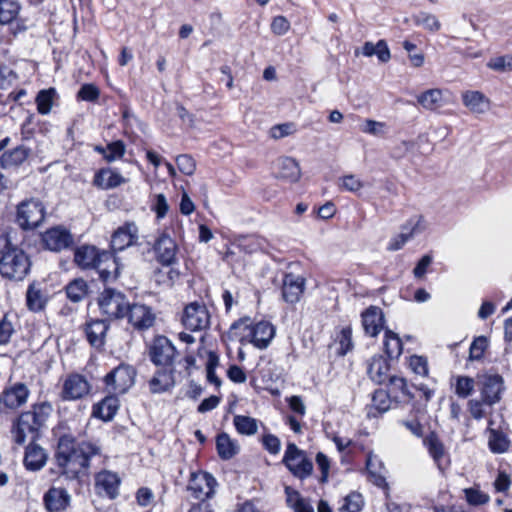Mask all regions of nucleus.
<instances>
[{
    "label": "nucleus",
    "instance_id": "obj_1",
    "mask_svg": "<svg viewBox=\"0 0 512 512\" xmlns=\"http://www.w3.org/2000/svg\"><path fill=\"white\" fill-rule=\"evenodd\" d=\"M98 454H100L98 445L91 442H81L76 445L71 435H63L59 438L55 458L64 474L76 477L89 467L90 459Z\"/></svg>",
    "mask_w": 512,
    "mask_h": 512
},
{
    "label": "nucleus",
    "instance_id": "obj_2",
    "mask_svg": "<svg viewBox=\"0 0 512 512\" xmlns=\"http://www.w3.org/2000/svg\"><path fill=\"white\" fill-rule=\"evenodd\" d=\"M52 411L53 406L45 401L34 404L31 410L21 413L12 424L11 436L13 442L22 446L28 439L32 441L37 439Z\"/></svg>",
    "mask_w": 512,
    "mask_h": 512
},
{
    "label": "nucleus",
    "instance_id": "obj_3",
    "mask_svg": "<svg viewBox=\"0 0 512 512\" xmlns=\"http://www.w3.org/2000/svg\"><path fill=\"white\" fill-rule=\"evenodd\" d=\"M243 330L241 340L247 339L258 349H265L275 336V327L268 321L252 324L250 318H242L231 325V331Z\"/></svg>",
    "mask_w": 512,
    "mask_h": 512
},
{
    "label": "nucleus",
    "instance_id": "obj_4",
    "mask_svg": "<svg viewBox=\"0 0 512 512\" xmlns=\"http://www.w3.org/2000/svg\"><path fill=\"white\" fill-rule=\"evenodd\" d=\"M30 270L26 253L16 247L6 248L0 257V274L10 280H23Z\"/></svg>",
    "mask_w": 512,
    "mask_h": 512
},
{
    "label": "nucleus",
    "instance_id": "obj_5",
    "mask_svg": "<svg viewBox=\"0 0 512 512\" xmlns=\"http://www.w3.org/2000/svg\"><path fill=\"white\" fill-rule=\"evenodd\" d=\"M282 461L291 474L300 480L308 478L313 472L312 461L307 457L306 452L294 443L287 445Z\"/></svg>",
    "mask_w": 512,
    "mask_h": 512
},
{
    "label": "nucleus",
    "instance_id": "obj_6",
    "mask_svg": "<svg viewBox=\"0 0 512 512\" xmlns=\"http://www.w3.org/2000/svg\"><path fill=\"white\" fill-rule=\"evenodd\" d=\"M98 306L101 314L108 319H118L126 315L128 302L124 294L108 288L100 293Z\"/></svg>",
    "mask_w": 512,
    "mask_h": 512
},
{
    "label": "nucleus",
    "instance_id": "obj_7",
    "mask_svg": "<svg viewBox=\"0 0 512 512\" xmlns=\"http://www.w3.org/2000/svg\"><path fill=\"white\" fill-rule=\"evenodd\" d=\"M43 204L36 199L22 201L17 206L16 222L23 230H32L44 220Z\"/></svg>",
    "mask_w": 512,
    "mask_h": 512
},
{
    "label": "nucleus",
    "instance_id": "obj_8",
    "mask_svg": "<svg viewBox=\"0 0 512 512\" xmlns=\"http://www.w3.org/2000/svg\"><path fill=\"white\" fill-rule=\"evenodd\" d=\"M136 372L128 364H120L105 376V384L109 392L126 393L134 384Z\"/></svg>",
    "mask_w": 512,
    "mask_h": 512
},
{
    "label": "nucleus",
    "instance_id": "obj_9",
    "mask_svg": "<svg viewBox=\"0 0 512 512\" xmlns=\"http://www.w3.org/2000/svg\"><path fill=\"white\" fill-rule=\"evenodd\" d=\"M182 323L191 331H201L209 327L210 314L204 304L192 302L183 312Z\"/></svg>",
    "mask_w": 512,
    "mask_h": 512
},
{
    "label": "nucleus",
    "instance_id": "obj_10",
    "mask_svg": "<svg viewBox=\"0 0 512 512\" xmlns=\"http://www.w3.org/2000/svg\"><path fill=\"white\" fill-rule=\"evenodd\" d=\"M215 486L216 480L211 474L199 471L191 473L187 489L195 499L203 501L214 495Z\"/></svg>",
    "mask_w": 512,
    "mask_h": 512
},
{
    "label": "nucleus",
    "instance_id": "obj_11",
    "mask_svg": "<svg viewBox=\"0 0 512 512\" xmlns=\"http://www.w3.org/2000/svg\"><path fill=\"white\" fill-rule=\"evenodd\" d=\"M176 350L171 341L165 336L156 337L149 349L151 361L157 366H170Z\"/></svg>",
    "mask_w": 512,
    "mask_h": 512
},
{
    "label": "nucleus",
    "instance_id": "obj_12",
    "mask_svg": "<svg viewBox=\"0 0 512 512\" xmlns=\"http://www.w3.org/2000/svg\"><path fill=\"white\" fill-rule=\"evenodd\" d=\"M44 247L53 252H60L73 244V236L61 226L48 229L42 234Z\"/></svg>",
    "mask_w": 512,
    "mask_h": 512
},
{
    "label": "nucleus",
    "instance_id": "obj_13",
    "mask_svg": "<svg viewBox=\"0 0 512 512\" xmlns=\"http://www.w3.org/2000/svg\"><path fill=\"white\" fill-rule=\"evenodd\" d=\"M153 248L157 261L162 265L171 266L177 262V244L167 233L157 238Z\"/></svg>",
    "mask_w": 512,
    "mask_h": 512
},
{
    "label": "nucleus",
    "instance_id": "obj_14",
    "mask_svg": "<svg viewBox=\"0 0 512 512\" xmlns=\"http://www.w3.org/2000/svg\"><path fill=\"white\" fill-rule=\"evenodd\" d=\"M138 241V227L133 222L125 223L118 227L113 233L111 239V248L113 251H123L124 249L135 245Z\"/></svg>",
    "mask_w": 512,
    "mask_h": 512
},
{
    "label": "nucleus",
    "instance_id": "obj_15",
    "mask_svg": "<svg viewBox=\"0 0 512 512\" xmlns=\"http://www.w3.org/2000/svg\"><path fill=\"white\" fill-rule=\"evenodd\" d=\"M126 315L129 322L138 330L150 328L155 321V314L144 304H128Z\"/></svg>",
    "mask_w": 512,
    "mask_h": 512
},
{
    "label": "nucleus",
    "instance_id": "obj_16",
    "mask_svg": "<svg viewBox=\"0 0 512 512\" xmlns=\"http://www.w3.org/2000/svg\"><path fill=\"white\" fill-rule=\"evenodd\" d=\"M425 228L426 224L422 216L410 219L407 225L403 228V231L390 240L388 250L397 251L401 249L411 237L415 234L421 233Z\"/></svg>",
    "mask_w": 512,
    "mask_h": 512
},
{
    "label": "nucleus",
    "instance_id": "obj_17",
    "mask_svg": "<svg viewBox=\"0 0 512 512\" xmlns=\"http://www.w3.org/2000/svg\"><path fill=\"white\" fill-rule=\"evenodd\" d=\"M305 290V279L292 273L286 274L283 279L282 297L285 302L295 304L300 301Z\"/></svg>",
    "mask_w": 512,
    "mask_h": 512
},
{
    "label": "nucleus",
    "instance_id": "obj_18",
    "mask_svg": "<svg viewBox=\"0 0 512 512\" xmlns=\"http://www.w3.org/2000/svg\"><path fill=\"white\" fill-rule=\"evenodd\" d=\"M89 391V382L82 375L72 374L64 381L62 396L65 400H77L87 395Z\"/></svg>",
    "mask_w": 512,
    "mask_h": 512
},
{
    "label": "nucleus",
    "instance_id": "obj_19",
    "mask_svg": "<svg viewBox=\"0 0 512 512\" xmlns=\"http://www.w3.org/2000/svg\"><path fill=\"white\" fill-rule=\"evenodd\" d=\"M365 334L376 337L384 328V314L377 306H370L361 314Z\"/></svg>",
    "mask_w": 512,
    "mask_h": 512
},
{
    "label": "nucleus",
    "instance_id": "obj_20",
    "mask_svg": "<svg viewBox=\"0 0 512 512\" xmlns=\"http://www.w3.org/2000/svg\"><path fill=\"white\" fill-rule=\"evenodd\" d=\"M29 393V389L25 384L16 383L6 388L0 398L5 407L17 409L27 402Z\"/></svg>",
    "mask_w": 512,
    "mask_h": 512
},
{
    "label": "nucleus",
    "instance_id": "obj_21",
    "mask_svg": "<svg viewBox=\"0 0 512 512\" xmlns=\"http://www.w3.org/2000/svg\"><path fill=\"white\" fill-rule=\"evenodd\" d=\"M504 390L503 379L499 375H486L482 380L481 394L488 405L497 403Z\"/></svg>",
    "mask_w": 512,
    "mask_h": 512
},
{
    "label": "nucleus",
    "instance_id": "obj_22",
    "mask_svg": "<svg viewBox=\"0 0 512 512\" xmlns=\"http://www.w3.org/2000/svg\"><path fill=\"white\" fill-rule=\"evenodd\" d=\"M95 269L98 271L103 281L115 280L120 272V264L117 258L108 251H101L99 261Z\"/></svg>",
    "mask_w": 512,
    "mask_h": 512
},
{
    "label": "nucleus",
    "instance_id": "obj_23",
    "mask_svg": "<svg viewBox=\"0 0 512 512\" xmlns=\"http://www.w3.org/2000/svg\"><path fill=\"white\" fill-rule=\"evenodd\" d=\"M128 180L117 170L103 168L97 171L93 178V185L99 189L109 190L125 184Z\"/></svg>",
    "mask_w": 512,
    "mask_h": 512
},
{
    "label": "nucleus",
    "instance_id": "obj_24",
    "mask_svg": "<svg viewBox=\"0 0 512 512\" xmlns=\"http://www.w3.org/2000/svg\"><path fill=\"white\" fill-rule=\"evenodd\" d=\"M276 177L289 183L297 182L301 177L299 163L292 157H281L276 162Z\"/></svg>",
    "mask_w": 512,
    "mask_h": 512
},
{
    "label": "nucleus",
    "instance_id": "obj_25",
    "mask_svg": "<svg viewBox=\"0 0 512 512\" xmlns=\"http://www.w3.org/2000/svg\"><path fill=\"white\" fill-rule=\"evenodd\" d=\"M44 504L50 512L65 510L70 503V495L64 488H50L44 495Z\"/></svg>",
    "mask_w": 512,
    "mask_h": 512
},
{
    "label": "nucleus",
    "instance_id": "obj_26",
    "mask_svg": "<svg viewBox=\"0 0 512 512\" xmlns=\"http://www.w3.org/2000/svg\"><path fill=\"white\" fill-rule=\"evenodd\" d=\"M120 479L116 473L102 471L96 475L95 487L99 494L113 499L118 495Z\"/></svg>",
    "mask_w": 512,
    "mask_h": 512
},
{
    "label": "nucleus",
    "instance_id": "obj_27",
    "mask_svg": "<svg viewBox=\"0 0 512 512\" xmlns=\"http://www.w3.org/2000/svg\"><path fill=\"white\" fill-rule=\"evenodd\" d=\"M462 101L473 114H484L490 108V100L480 91L468 90L462 93Z\"/></svg>",
    "mask_w": 512,
    "mask_h": 512
},
{
    "label": "nucleus",
    "instance_id": "obj_28",
    "mask_svg": "<svg viewBox=\"0 0 512 512\" xmlns=\"http://www.w3.org/2000/svg\"><path fill=\"white\" fill-rule=\"evenodd\" d=\"M108 328L109 325L105 320L96 319L87 322L85 333L88 342L95 348L103 347Z\"/></svg>",
    "mask_w": 512,
    "mask_h": 512
},
{
    "label": "nucleus",
    "instance_id": "obj_29",
    "mask_svg": "<svg viewBox=\"0 0 512 512\" xmlns=\"http://www.w3.org/2000/svg\"><path fill=\"white\" fill-rule=\"evenodd\" d=\"M390 365L388 361L381 355L373 356L369 363L367 372L372 381L377 384H384L389 379Z\"/></svg>",
    "mask_w": 512,
    "mask_h": 512
},
{
    "label": "nucleus",
    "instance_id": "obj_30",
    "mask_svg": "<svg viewBox=\"0 0 512 512\" xmlns=\"http://www.w3.org/2000/svg\"><path fill=\"white\" fill-rule=\"evenodd\" d=\"M31 149L25 145H19L11 150L5 151L0 156V166L3 169L18 167L30 156Z\"/></svg>",
    "mask_w": 512,
    "mask_h": 512
},
{
    "label": "nucleus",
    "instance_id": "obj_31",
    "mask_svg": "<svg viewBox=\"0 0 512 512\" xmlns=\"http://www.w3.org/2000/svg\"><path fill=\"white\" fill-rule=\"evenodd\" d=\"M101 252L91 245H82L74 252V261L82 269L95 268Z\"/></svg>",
    "mask_w": 512,
    "mask_h": 512
},
{
    "label": "nucleus",
    "instance_id": "obj_32",
    "mask_svg": "<svg viewBox=\"0 0 512 512\" xmlns=\"http://www.w3.org/2000/svg\"><path fill=\"white\" fill-rule=\"evenodd\" d=\"M46 460L47 455L40 445L32 442L26 447L24 465L28 470H40L45 465Z\"/></svg>",
    "mask_w": 512,
    "mask_h": 512
},
{
    "label": "nucleus",
    "instance_id": "obj_33",
    "mask_svg": "<svg viewBox=\"0 0 512 512\" xmlns=\"http://www.w3.org/2000/svg\"><path fill=\"white\" fill-rule=\"evenodd\" d=\"M286 503L293 512H314V507L308 498L303 497L297 490L285 487Z\"/></svg>",
    "mask_w": 512,
    "mask_h": 512
},
{
    "label": "nucleus",
    "instance_id": "obj_34",
    "mask_svg": "<svg viewBox=\"0 0 512 512\" xmlns=\"http://www.w3.org/2000/svg\"><path fill=\"white\" fill-rule=\"evenodd\" d=\"M119 408V400L115 396H107L93 407V415L105 420H111Z\"/></svg>",
    "mask_w": 512,
    "mask_h": 512
},
{
    "label": "nucleus",
    "instance_id": "obj_35",
    "mask_svg": "<svg viewBox=\"0 0 512 512\" xmlns=\"http://www.w3.org/2000/svg\"><path fill=\"white\" fill-rule=\"evenodd\" d=\"M47 296L36 284H30L26 292V304L30 311L39 312L47 303Z\"/></svg>",
    "mask_w": 512,
    "mask_h": 512
},
{
    "label": "nucleus",
    "instance_id": "obj_36",
    "mask_svg": "<svg viewBox=\"0 0 512 512\" xmlns=\"http://www.w3.org/2000/svg\"><path fill=\"white\" fill-rule=\"evenodd\" d=\"M361 53L366 57L376 55L382 63H387L391 58L390 50L385 40H379L376 44L370 41L365 42Z\"/></svg>",
    "mask_w": 512,
    "mask_h": 512
},
{
    "label": "nucleus",
    "instance_id": "obj_37",
    "mask_svg": "<svg viewBox=\"0 0 512 512\" xmlns=\"http://www.w3.org/2000/svg\"><path fill=\"white\" fill-rule=\"evenodd\" d=\"M174 385L171 372L158 371L149 381V388L152 393H163Z\"/></svg>",
    "mask_w": 512,
    "mask_h": 512
},
{
    "label": "nucleus",
    "instance_id": "obj_38",
    "mask_svg": "<svg viewBox=\"0 0 512 512\" xmlns=\"http://www.w3.org/2000/svg\"><path fill=\"white\" fill-rule=\"evenodd\" d=\"M487 432L488 446L493 453H504L508 450L510 441L503 432L490 427Z\"/></svg>",
    "mask_w": 512,
    "mask_h": 512
},
{
    "label": "nucleus",
    "instance_id": "obj_39",
    "mask_svg": "<svg viewBox=\"0 0 512 512\" xmlns=\"http://www.w3.org/2000/svg\"><path fill=\"white\" fill-rule=\"evenodd\" d=\"M216 447L220 458L224 460L231 459L238 452V446L236 442L233 441L226 433H221L218 435L216 440Z\"/></svg>",
    "mask_w": 512,
    "mask_h": 512
},
{
    "label": "nucleus",
    "instance_id": "obj_40",
    "mask_svg": "<svg viewBox=\"0 0 512 512\" xmlns=\"http://www.w3.org/2000/svg\"><path fill=\"white\" fill-rule=\"evenodd\" d=\"M384 350L390 359H397L402 353V341L399 336L391 330H385Z\"/></svg>",
    "mask_w": 512,
    "mask_h": 512
},
{
    "label": "nucleus",
    "instance_id": "obj_41",
    "mask_svg": "<svg viewBox=\"0 0 512 512\" xmlns=\"http://www.w3.org/2000/svg\"><path fill=\"white\" fill-rule=\"evenodd\" d=\"M20 4L16 0H0V25L13 22L19 12Z\"/></svg>",
    "mask_w": 512,
    "mask_h": 512
},
{
    "label": "nucleus",
    "instance_id": "obj_42",
    "mask_svg": "<svg viewBox=\"0 0 512 512\" xmlns=\"http://www.w3.org/2000/svg\"><path fill=\"white\" fill-rule=\"evenodd\" d=\"M55 96L56 90L54 88L44 89L38 92L35 101L39 114L47 115L50 113Z\"/></svg>",
    "mask_w": 512,
    "mask_h": 512
},
{
    "label": "nucleus",
    "instance_id": "obj_43",
    "mask_svg": "<svg viewBox=\"0 0 512 512\" xmlns=\"http://www.w3.org/2000/svg\"><path fill=\"white\" fill-rule=\"evenodd\" d=\"M423 443L425 447L428 449L430 456L433 458L434 462L440 466V461L445 454V449L442 442L439 440L435 433L429 434L424 438Z\"/></svg>",
    "mask_w": 512,
    "mask_h": 512
},
{
    "label": "nucleus",
    "instance_id": "obj_44",
    "mask_svg": "<svg viewBox=\"0 0 512 512\" xmlns=\"http://www.w3.org/2000/svg\"><path fill=\"white\" fill-rule=\"evenodd\" d=\"M413 21L416 25L422 26L430 32H437L441 28V23L438 18L428 12L421 11L413 16Z\"/></svg>",
    "mask_w": 512,
    "mask_h": 512
},
{
    "label": "nucleus",
    "instance_id": "obj_45",
    "mask_svg": "<svg viewBox=\"0 0 512 512\" xmlns=\"http://www.w3.org/2000/svg\"><path fill=\"white\" fill-rule=\"evenodd\" d=\"M233 422L236 430L243 435H254L258 430L257 420L249 416L236 415Z\"/></svg>",
    "mask_w": 512,
    "mask_h": 512
},
{
    "label": "nucleus",
    "instance_id": "obj_46",
    "mask_svg": "<svg viewBox=\"0 0 512 512\" xmlns=\"http://www.w3.org/2000/svg\"><path fill=\"white\" fill-rule=\"evenodd\" d=\"M87 283L83 279H75L66 286V295L73 302H80L87 294Z\"/></svg>",
    "mask_w": 512,
    "mask_h": 512
},
{
    "label": "nucleus",
    "instance_id": "obj_47",
    "mask_svg": "<svg viewBox=\"0 0 512 512\" xmlns=\"http://www.w3.org/2000/svg\"><path fill=\"white\" fill-rule=\"evenodd\" d=\"M418 102L425 109L433 110L442 102V91L440 89L427 90L418 96Z\"/></svg>",
    "mask_w": 512,
    "mask_h": 512
},
{
    "label": "nucleus",
    "instance_id": "obj_48",
    "mask_svg": "<svg viewBox=\"0 0 512 512\" xmlns=\"http://www.w3.org/2000/svg\"><path fill=\"white\" fill-rule=\"evenodd\" d=\"M466 502L470 506L485 505L490 501V496L481 491L478 486L463 489Z\"/></svg>",
    "mask_w": 512,
    "mask_h": 512
},
{
    "label": "nucleus",
    "instance_id": "obj_49",
    "mask_svg": "<svg viewBox=\"0 0 512 512\" xmlns=\"http://www.w3.org/2000/svg\"><path fill=\"white\" fill-rule=\"evenodd\" d=\"M361 131L372 136L383 137L388 132V127L385 122L366 119L361 126Z\"/></svg>",
    "mask_w": 512,
    "mask_h": 512
},
{
    "label": "nucleus",
    "instance_id": "obj_50",
    "mask_svg": "<svg viewBox=\"0 0 512 512\" xmlns=\"http://www.w3.org/2000/svg\"><path fill=\"white\" fill-rule=\"evenodd\" d=\"M390 405V397L385 390L378 389L373 393L371 409H375L379 413H384L389 410Z\"/></svg>",
    "mask_w": 512,
    "mask_h": 512
},
{
    "label": "nucleus",
    "instance_id": "obj_51",
    "mask_svg": "<svg viewBox=\"0 0 512 512\" xmlns=\"http://www.w3.org/2000/svg\"><path fill=\"white\" fill-rule=\"evenodd\" d=\"M487 67L497 72L512 71V55L493 57L488 61Z\"/></svg>",
    "mask_w": 512,
    "mask_h": 512
},
{
    "label": "nucleus",
    "instance_id": "obj_52",
    "mask_svg": "<svg viewBox=\"0 0 512 512\" xmlns=\"http://www.w3.org/2000/svg\"><path fill=\"white\" fill-rule=\"evenodd\" d=\"M366 468L373 478V482L377 486H382L385 483V478L381 473L382 466L380 463H378L376 457H373L372 455L368 456L366 461Z\"/></svg>",
    "mask_w": 512,
    "mask_h": 512
},
{
    "label": "nucleus",
    "instance_id": "obj_53",
    "mask_svg": "<svg viewBox=\"0 0 512 512\" xmlns=\"http://www.w3.org/2000/svg\"><path fill=\"white\" fill-rule=\"evenodd\" d=\"M363 507V498L359 493H351L344 498L339 512H360Z\"/></svg>",
    "mask_w": 512,
    "mask_h": 512
},
{
    "label": "nucleus",
    "instance_id": "obj_54",
    "mask_svg": "<svg viewBox=\"0 0 512 512\" xmlns=\"http://www.w3.org/2000/svg\"><path fill=\"white\" fill-rule=\"evenodd\" d=\"M488 348V339L485 336H479L474 339V341L470 345L469 349V359L480 360L486 349Z\"/></svg>",
    "mask_w": 512,
    "mask_h": 512
},
{
    "label": "nucleus",
    "instance_id": "obj_55",
    "mask_svg": "<svg viewBox=\"0 0 512 512\" xmlns=\"http://www.w3.org/2000/svg\"><path fill=\"white\" fill-rule=\"evenodd\" d=\"M151 210L156 213L157 219L164 218L169 211V204L164 194H156L151 201Z\"/></svg>",
    "mask_w": 512,
    "mask_h": 512
},
{
    "label": "nucleus",
    "instance_id": "obj_56",
    "mask_svg": "<svg viewBox=\"0 0 512 512\" xmlns=\"http://www.w3.org/2000/svg\"><path fill=\"white\" fill-rule=\"evenodd\" d=\"M126 151V146L123 141L117 140L114 142H111L107 145V156L106 161L107 162H114L118 159H121Z\"/></svg>",
    "mask_w": 512,
    "mask_h": 512
},
{
    "label": "nucleus",
    "instance_id": "obj_57",
    "mask_svg": "<svg viewBox=\"0 0 512 512\" xmlns=\"http://www.w3.org/2000/svg\"><path fill=\"white\" fill-rule=\"evenodd\" d=\"M363 182L355 175H345L339 179V187L342 190L356 193L363 188Z\"/></svg>",
    "mask_w": 512,
    "mask_h": 512
},
{
    "label": "nucleus",
    "instance_id": "obj_58",
    "mask_svg": "<svg viewBox=\"0 0 512 512\" xmlns=\"http://www.w3.org/2000/svg\"><path fill=\"white\" fill-rule=\"evenodd\" d=\"M178 169L185 175L191 176L196 170V162L192 156L188 154L179 155L176 158Z\"/></svg>",
    "mask_w": 512,
    "mask_h": 512
},
{
    "label": "nucleus",
    "instance_id": "obj_59",
    "mask_svg": "<svg viewBox=\"0 0 512 512\" xmlns=\"http://www.w3.org/2000/svg\"><path fill=\"white\" fill-rule=\"evenodd\" d=\"M338 342L341 347L340 354L345 355L353 348L352 328L351 326L343 327L338 335Z\"/></svg>",
    "mask_w": 512,
    "mask_h": 512
},
{
    "label": "nucleus",
    "instance_id": "obj_60",
    "mask_svg": "<svg viewBox=\"0 0 512 512\" xmlns=\"http://www.w3.org/2000/svg\"><path fill=\"white\" fill-rule=\"evenodd\" d=\"M474 390V380L470 377H458L455 392L459 397L466 398Z\"/></svg>",
    "mask_w": 512,
    "mask_h": 512
},
{
    "label": "nucleus",
    "instance_id": "obj_61",
    "mask_svg": "<svg viewBox=\"0 0 512 512\" xmlns=\"http://www.w3.org/2000/svg\"><path fill=\"white\" fill-rule=\"evenodd\" d=\"M387 382L389 384L391 393L401 392L403 396L411 397L407 382L404 378L398 376H390Z\"/></svg>",
    "mask_w": 512,
    "mask_h": 512
},
{
    "label": "nucleus",
    "instance_id": "obj_62",
    "mask_svg": "<svg viewBox=\"0 0 512 512\" xmlns=\"http://www.w3.org/2000/svg\"><path fill=\"white\" fill-rule=\"evenodd\" d=\"M409 366L412 371L420 376L428 375V362L425 357L413 355L410 357Z\"/></svg>",
    "mask_w": 512,
    "mask_h": 512
},
{
    "label": "nucleus",
    "instance_id": "obj_63",
    "mask_svg": "<svg viewBox=\"0 0 512 512\" xmlns=\"http://www.w3.org/2000/svg\"><path fill=\"white\" fill-rule=\"evenodd\" d=\"M294 131V125L292 123H283L271 127L269 135L271 138L277 140L293 134Z\"/></svg>",
    "mask_w": 512,
    "mask_h": 512
},
{
    "label": "nucleus",
    "instance_id": "obj_64",
    "mask_svg": "<svg viewBox=\"0 0 512 512\" xmlns=\"http://www.w3.org/2000/svg\"><path fill=\"white\" fill-rule=\"evenodd\" d=\"M78 97L84 101H96L99 97V89L93 84H84L78 91Z\"/></svg>",
    "mask_w": 512,
    "mask_h": 512
}]
</instances>
